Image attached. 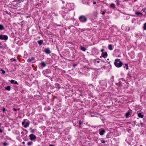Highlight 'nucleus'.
<instances>
[{
	"label": "nucleus",
	"mask_w": 146,
	"mask_h": 146,
	"mask_svg": "<svg viewBox=\"0 0 146 146\" xmlns=\"http://www.w3.org/2000/svg\"><path fill=\"white\" fill-rule=\"evenodd\" d=\"M114 64L117 67L119 68L121 66L123 63L120 61V59H117L115 60Z\"/></svg>",
	"instance_id": "1"
},
{
	"label": "nucleus",
	"mask_w": 146,
	"mask_h": 146,
	"mask_svg": "<svg viewBox=\"0 0 146 146\" xmlns=\"http://www.w3.org/2000/svg\"><path fill=\"white\" fill-rule=\"evenodd\" d=\"M79 19L81 22H84L87 20V18L84 16H81L79 17Z\"/></svg>",
	"instance_id": "2"
},
{
	"label": "nucleus",
	"mask_w": 146,
	"mask_h": 146,
	"mask_svg": "<svg viewBox=\"0 0 146 146\" xmlns=\"http://www.w3.org/2000/svg\"><path fill=\"white\" fill-rule=\"evenodd\" d=\"M8 39V36L7 35H0V39L2 40H7Z\"/></svg>",
	"instance_id": "3"
},
{
	"label": "nucleus",
	"mask_w": 146,
	"mask_h": 146,
	"mask_svg": "<svg viewBox=\"0 0 146 146\" xmlns=\"http://www.w3.org/2000/svg\"><path fill=\"white\" fill-rule=\"evenodd\" d=\"M30 139L31 140L35 139L36 138V136L35 135L33 134H31L29 135Z\"/></svg>",
	"instance_id": "4"
},
{
	"label": "nucleus",
	"mask_w": 146,
	"mask_h": 146,
	"mask_svg": "<svg viewBox=\"0 0 146 146\" xmlns=\"http://www.w3.org/2000/svg\"><path fill=\"white\" fill-rule=\"evenodd\" d=\"M44 52L46 54H50L51 53V52L50 51L49 48H45L44 49Z\"/></svg>",
	"instance_id": "5"
},
{
	"label": "nucleus",
	"mask_w": 146,
	"mask_h": 146,
	"mask_svg": "<svg viewBox=\"0 0 146 146\" xmlns=\"http://www.w3.org/2000/svg\"><path fill=\"white\" fill-rule=\"evenodd\" d=\"M107 55L108 54L106 52H104L102 54V56L104 58H105L106 57H107Z\"/></svg>",
	"instance_id": "6"
},
{
	"label": "nucleus",
	"mask_w": 146,
	"mask_h": 146,
	"mask_svg": "<svg viewBox=\"0 0 146 146\" xmlns=\"http://www.w3.org/2000/svg\"><path fill=\"white\" fill-rule=\"evenodd\" d=\"M35 59L33 57H31V58H29L27 60V62H30L34 60Z\"/></svg>",
	"instance_id": "7"
},
{
	"label": "nucleus",
	"mask_w": 146,
	"mask_h": 146,
	"mask_svg": "<svg viewBox=\"0 0 146 146\" xmlns=\"http://www.w3.org/2000/svg\"><path fill=\"white\" fill-rule=\"evenodd\" d=\"M105 132V131L104 129H103L101 131H100L99 132L100 134V135H103L104 133Z\"/></svg>",
	"instance_id": "8"
},
{
	"label": "nucleus",
	"mask_w": 146,
	"mask_h": 146,
	"mask_svg": "<svg viewBox=\"0 0 146 146\" xmlns=\"http://www.w3.org/2000/svg\"><path fill=\"white\" fill-rule=\"evenodd\" d=\"M136 15H140V17H141L142 16L143 14L139 12H137L135 13Z\"/></svg>",
	"instance_id": "9"
},
{
	"label": "nucleus",
	"mask_w": 146,
	"mask_h": 146,
	"mask_svg": "<svg viewBox=\"0 0 146 146\" xmlns=\"http://www.w3.org/2000/svg\"><path fill=\"white\" fill-rule=\"evenodd\" d=\"M138 115L139 117H141V118H142L143 117V115H142L141 113H139Z\"/></svg>",
	"instance_id": "10"
},
{
	"label": "nucleus",
	"mask_w": 146,
	"mask_h": 146,
	"mask_svg": "<svg viewBox=\"0 0 146 146\" xmlns=\"http://www.w3.org/2000/svg\"><path fill=\"white\" fill-rule=\"evenodd\" d=\"M80 49L83 51H85L86 50V48L82 46H81Z\"/></svg>",
	"instance_id": "11"
},
{
	"label": "nucleus",
	"mask_w": 146,
	"mask_h": 146,
	"mask_svg": "<svg viewBox=\"0 0 146 146\" xmlns=\"http://www.w3.org/2000/svg\"><path fill=\"white\" fill-rule=\"evenodd\" d=\"M29 123L26 122L25 124L24 125V127L25 128H26L29 126Z\"/></svg>",
	"instance_id": "12"
},
{
	"label": "nucleus",
	"mask_w": 146,
	"mask_h": 146,
	"mask_svg": "<svg viewBox=\"0 0 146 146\" xmlns=\"http://www.w3.org/2000/svg\"><path fill=\"white\" fill-rule=\"evenodd\" d=\"M43 40H39L38 41V44L40 45H41L43 43Z\"/></svg>",
	"instance_id": "13"
},
{
	"label": "nucleus",
	"mask_w": 146,
	"mask_h": 146,
	"mask_svg": "<svg viewBox=\"0 0 146 146\" xmlns=\"http://www.w3.org/2000/svg\"><path fill=\"white\" fill-rule=\"evenodd\" d=\"M110 7L113 9H115V5L113 3H111L110 5Z\"/></svg>",
	"instance_id": "14"
},
{
	"label": "nucleus",
	"mask_w": 146,
	"mask_h": 146,
	"mask_svg": "<svg viewBox=\"0 0 146 146\" xmlns=\"http://www.w3.org/2000/svg\"><path fill=\"white\" fill-rule=\"evenodd\" d=\"M108 48L110 50H112L113 49L111 44L109 45Z\"/></svg>",
	"instance_id": "15"
},
{
	"label": "nucleus",
	"mask_w": 146,
	"mask_h": 146,
	"mask_svg": "<svg viewBox=\"0 0 146 146\" xmlns=\"http://www.w3.org/2000/svg\"><path fill=\"white\" fill-rule=\"evenodd\" d=\"M5 89L8 90H10L11 89V87L9 86H8L5 87Z\"/></svg>",
	"instance_id": "16"
},
{
	"label": "nucleus",
	"mask_w": 146,
	"mask_h": 146,
	"mask_svg": "<svg viewBox=\"0 0 146 146\" xmlns=\"http://www.w3.org/2000/svg\"><path fill=\"white\" fill-rule=\"evenodd\" d=\"M130 114V112L129 111L127 112L125 114L126 117H128Z\"/></svg>",
	"instance_id": "17"
},
{
	"label": "nucleus",
	"mask_w": 146,
	"mask_h": 146,
	"mask_svg": "<svg viewBox=\"0 0 146 146\" xmlns=\"http://www.w3.org/2000/svg\"><path fill=\"white\" fill-rule=\"evenodd\" d=\"M124 68H126L127 70H128V65L127 64H125V66H124Z\"/></svg>",
	"instance_id": "18"
},
{
	"label": "nucleus",
	"mask_w": 146,
	"mask_h": 146,
	"mask_svg": "<svg viewBox=\"0 0 146 146\" xmlns=\"http://www.w3.org/2000/svg\"><path fill=\"white\" fill-rule=\"evenodd\" d=\"M4 29V27L2 25H0V30H2Z\"/></svg>",
	"instance_id": "19"
},
{
	"label": "nucleus",
	"mask_w": 146,
	"mask_h": 146,
	"mask_svg": "<svg viewBox=\"0 0 146 146\" xmlns=\"http://www.w3.org/2000/svg\"><path fill=\"white\" fill-rule=\"evenodd\" d=\"M41 66H42L43 67H44L46 65L43 62H42L41 63Z\"/></svg>",
	"instance_id": "20"
},
{
	"label": "nucleus",
	"mask_w": 146,
	"mask_h": 146,
	"mask_svg": "<svg viewBox=\"0 0 146 146\" xmlns=\"http://www.w3.org/2000/svg\"><path fill=\"white\" fill-rule=\"evenodd\" d=\"M143 29L144 30H146V23H144L143 27Z\"/></svg>",
	"instance_id": "21"
},
{
	"label": "nucleus",
	"mask_w": 146,
	"mask_h": 146,
	"mask_svg": "<svg viewBox=\"0 0 146 146\" xmlns=\"http://www.w3.org/2000/svg\"><path fill=\"white\" fill-rule=\"evenodd\" d=\"M30 129L31 130V131L32 132V133H34V132L35 131V129H33L31 127L30 128Z\"/></svg>",
	"instance_id": "22"
},
{
	"label": "nucleus",
	"mask_w": 146,
	"mask_h": 146,
	"mask_svg": "<svg viewBox=\"0 0 146 146\" xmlns=\"http://www.w3.org/2000/svg\"><path fill=\"white\" fill-rule=\"evenodd\" d=\"M33 142H29L28 143V144L29 145H31L32 143Z\"/></svg>",
	"instance_id": "23"
},
{
	"label": "nucleus",
	"mask_w": 146,
	"mask_h": 146,
	"mask_svg": "<svg viewBox=\"0 0 146 146\" xmlns=\"http://www.w3.org/2000/svg\"><path fill=\"white\" fill-rule=\"evenodd\" d=\"M1 71L2 72V73L3 74H4L5 73V71L3 70V69H1Z\"/></svg>",
	"instance_id": "24"
},
{
	"label": "nucleus",
	"mask_w": 146,
	"mask_h": 146,
	"mask_svg": "<svg viewBox=\"0 0 146 146\" xmlns=\"http://www.w3.org/2000/svg\"><path fill=\"white\" fill-rule=\"evenodd\" d=\"M15 81L13 80H12L11 81V82L12 84H14Z\"/></svg>",
	"instance_id": "25"
},
{
	"label": "nucleus",
	"mask_w": 146,
	"mask_h": 146,
	"mask_svg": "<svg viewBox=\"0 0 146 146\" xmlns=\"http://www.w3.org/2000/svg\"><path fill=\"white\" fill-rule=\"evenodd\" d=\"M127 77L129 78L131 77V75L130 73H128L127 74Z\"/></svg>",
	"instance_id": "26"
},
{
	"label": "nucleus",
	"mask_w": 146,
	"mask_h": 146,
	"mask_svg": "<svg viewBox=\"0 0 146 146\" xmlns=\"http://www.w3.org/2000/svg\"><path fill=\"white\" fill-rule=\"evenodd\" d=\"M116 2L117 3V4L118 5H119V0H116Z\"/></svg>",
	"instance_id": "27"
},
{
	"label": "nucleus",
	"mask_w": 146,
	"mask_h": 146,
	"mask_svg": "<svg viewBox=\"0 0 146 146\" xmlns=\"http://www.w3.org/2000/svg\"><path fill=\"white\" fill-rule=\"evenodd\" d=\"M142 10L143 12H145V11L146 10V8H144L143 9H142Z\"/></svg>",
	"instance_id": "28"
},
{
	"label": "nucleus",
	"mask_w": 146,
	"mask_h": 146,
	"mask_svg": "<svg viewBox=\"0 0 146 146\" xmlns=\"http://www.w3.org/2000/svg\"><path fill=\"white\" fill-rule=\"evenodd\" d=\"M101 13L102 15H104L105 14V12L104 11H102L101 12Z\"/></svg>",
	"instance_id": "29"
},
{
	"label": "nucleus",
	"mask_w": 146,
	"mask_h": 146,
	"mask_svg": "<svg viewBox=\"0 0 146 146\" xmlns=\"http://www.w3.org/2000/svg\"><path fill=\"white\" fill-rule=\"evenodd\" d=\"M14 84H18V82L16 81H15V82H14Z\"/></svg>",
	"instance_id": "30"
},
{
	"label": "nucleus",
	"mask_w": 146,
	"mask_h": 146,
	"mask_svg": "<svg viewBox=\"0 0 146 146\" xmlns=\"http://www.w3.org/2000/svg\"><path fill=\"white\" fill-rule=\"evenodd\" d=\"M79 121V124L80 125H81L82 124V122L81 121Z\"/></svg>",
	"instance_id": "31"
},
{
	"label": "nucleus",
	"mask_w": 146,
	"mask_h": 146,
	"mask_svg": "<svg viewBox=\"0 0 146 146\" xmlns=\"http://www.w3.org/2000/svg\"><path fill=\"white\" fill-rule=\"evenodd\" d=\"M3 144V145L4 146H5V145H8L7 143H6L5 142Z\"/></svg>",
	"instance_id": "32"
},
{
	"label": "nucleus",
	"mask_w": 146,
	"mask_h": 146,
	"mask_svg": "<svg viewBox=\"0 0 146 146\" xmlns=\"http://www.w3.org/2000/svg\"><path fill=\"white\" fill-rule=\"evenodd\" d=\"M5 110L6 109L5 108H3V111L4 112L5 111Z\"/></svg>",
	"instance_id": "33"
},
{
	"label": "nucleus",
	"mask_w": 146,
	"mask_h": 146,
	"mask_svg": "<svg viewBox=\"0 0 146 146\" xmlns=\"http://www.w3.org/2000/svg\"><path fill=\"white\" fill-rule=\"evenodd\" d=\"M25 123V121H23L22 122V125H24Z\"/></svg>",
	"instance_id": "34"
},
{
	"label": "nucleus",
	"mask_w": 146,
	"mask_h": 146,
	"mask_svg": "<svg viewBox=\"0 0 146 146\" xmlns=\"http://www.w3.org/2000/svg\"><path fill=\"white\" fill-rule=\"evenodd\" d=\"M13 110L14 111H16L17 110V109L16 108H13Z\"/></svg>",
	"instance_id": "35"
},
{
	"label": "nucleus",
	"mask_w": 146,
	"mask_h": 146,
	"mask_svg": "<svg viewBox=\"0 0 146 146\" xmlns=\"http://www.w3.org/2000/svg\"><path fill=\"white\" fill-rule=\"evenodd\" d=\"M2 132H3L2 130L1 129H0V132L2 133Z\"/></svg>",
	"instance_id": "36"
},
{
	"label": "nucleus",
	"mask_w": 146,
	"mask_h": 146,
	"mask_svg": "<svg viewBox=\"0 0 146 146\" xmlns=\"http://www.w3.org/2000/svg\"><path fill=\"white\" fill-rule=\"evenodd\" d=\"M104 49H102L101 50V52H103V51H104Z\"/></svg>",
	"instance_id": "37"
},
{
	"label": "nucleus",
	"mask_w": 146,
	"mask_h": 146,
	"mask_svg": "<svg viewBox=\"0 0 146 146\" xmlns=\"http://www.w3.org/2000/svg\"><path fill=\"white\" fill-rule=\"evenodd\" d=\"M93 3L94 4H95L96 3V2H94Z\"/></svg>",
	"instance_id": "38"
},
{
	"label": "nucleus",
	"mask_w": 146,
	"mask_h": 146,
	"mask_svg": "<svg viewBox=\"0 0 146 146\" xmlns=\"http://www.w3.org/2000/svg\"><path fill=\"white\" fill-rule=\"evenodd\" d=\"M13 61H16V59H14L13 60Z\"/></svg>",
	"instance_id": "39"
},
{
	"label": "nucleus",
	"mask_w": 146,
	"mask_h": 146,
	"mask_svg": "<svg viewBox=\"0 0 146 146\" xmlns=\"http://www.w3.org/2000/svg\"><path fill=\"white\" fill-rule=\"evenodd\" d=\"M49 146H54V145H50Z\"/></svg>",
	"instance_id": "40"
},
{
	"label": "nucleus",
	"mask_w": 146,
	"mask_h": 146,
	"mask_svg": "<svg viewBox=\"0 0 146 146\" xmlns=\"http://www.w3.org/2000/svg\"><path fill=\"white\" fill-rule=\"evenodd\" d=\"M97 62L98 63H99V62H100V61H97Z\"/></svg>",
	"instance_id": "41"
},
{
	"label": "nucleus",
	"mask_w": 146,
	"mask_h": 146,
	"mask_svg": "<svg viewBox=\"0 0 146 146\" xmlns=\"http://www.w3.org/2000/svg\"><path fill=\"white\" fill-rule=\"evenodd\" d=\"M23 144H24L25 143V142H23Z\"/></svg>",
	"instance_id": "42"
},
{
	"label": "nucleus",
	"mask_w": 146,
	"mask_h": 146,
	"mask_svg": "<svg viewBox=\"0 0 146 146\" xmlns=\"http://www.w3.org/2000/svg\"><path fill=\"white\" fill-rule=\"evenodd\" d=\"M145 13H146V11H145Z\"/></svg>",
	"instance_id": "43"
},
{
	"label": "nucleus",
	"mask_w": 146,
	"mask_h": 146,
	"mask_svg": "<svg viewBox=\"0 0 146 146\" xmlns=\"http://www.w3.org/2000/svg\"><path fill=\"white\" fill-rule=\"evenodd\" d=\"M103 143H104V142H103Z\"/></svg>",
	"instance_id": "44"
}]
</instances>
